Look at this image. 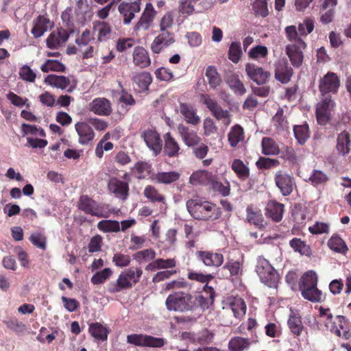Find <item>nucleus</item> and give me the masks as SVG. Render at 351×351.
<instances>
[{"instance_id": "nucleus-36", "label": "nucleus", "mask_w": 351, "mask_h": 351, "mask_svg": "<svg viewBox=\"0 0 351 351\" xmlns=\"http://www.w3.org/2000/svg\"><path fill=\"white\" fill-rule=\"evenodd\" d=\"M132 80L141 90H146L152 83V78L149 73L143 71L135 74L132 77Z\"/></svg>"}, {"instance_id": "nucleus-59", "label": "nucleus", "mask_w": 351, "mask_h": 351, "mask_svg": "<svg viewBox=\"0 0 351 351\" xmlns=\"http://www.w3.org/2000/svg\"><path fill=\"white\" fill-rule=\"evenodd\" d=\"M253 10L256 14L265 17L268 15V8L266 0H256L253 5Z\"/></svg>"}, {"instance_id": "nucleus-55", "label": "nucleus", "mask_w": 351, "mask_h": 351, "mask_svg": "<svg viewBox=\"0 0 351 351\" xmlns=\"http://www.w3.org/2000/svg\"><path fill=\"white\" fill-rule=\"evenodd\" d=\"M242 54L241 44L239 42H232L230 46L228 58L234 63H237Z\"/></svg>"}, {"instance_id": "nucleus-15", "label": "nucleus", "mask_w": 351, "mask_h": 351, "mask_svg": "<svg viewBox=\"0 0 351 351\" xmlns=\"http://www.w3.org/2000/svg\"><path fill=\"white\" fill-rule=\"evenodd\" d=\"M293 74V71L285 59L279 60L274 64V76L276 80L287 84Z\"/></svg>"}, {"instance_id": "nucleus-26", "label": "nucleus", "mask_w": 351, "mask_h": 351, "mask_svg": "<svg viewBox=\"0 0 351 351\" xmlns=\"http://www.w3.org/2000/svg\"><path fill=\"white\" fill-rule=\"evenodd\" d=\"M214 180L211 173L204 170H198L193 172L189 178V184L193 186L205 185Z\"/></svg>"}, {"instance_id": "nucleus-27", "label": "nucleus", "mask_w": 351, "mask_h": 351, "mask_svg": "<svg viewBox=\"0 0 351 351\" xmlns=\"http://www.w3.org/2000/svg\"><path fill=\"white\" fill-rule=\"evenodd\" d=\"M180 173L178 171H160L153 173L152 179L158 184H170L179 180Z\"/></svg>"}, {"instance_id": "nucleus-14", "label": "nucleus", "mask_w": 351, "mask_h": 351, "mask_svg": "<svg viewBox=\"0 0 351 351\" xmlns=\"http://www.w3.org/2000/svg\"><path fill=\"white\" fill-rule=\"evenodd\" d=\"M119 13L123 18V23L128 25L134 19L135 14L141 10V0L131 3L122 2L118 7Z\"/></svg>"}, {"instance_id": "nucleus-56", "label": "nucleus", "mask_w": 351, "mask_h": 351, "mask_svg": "<svg viewBox=\"0 0 351 351\" xmlns=\"http://www.w3.org/2000/svg\"><path fill=\"white\" fill-rule=\"evenodd\" d=\"M199 0H179V12L182 14L191 15L193 13L194 4Z\"/></svg>"}, {"instance_id": "nucleus-10", "label": "nucleus", "mask_w": 351, "mask_h": 351, "mask_svg": "<svg viewBox=\"0 0 351 351\" xmlns=\"http://www.w3.org/2000/svg\"><path fill=\"white\" fill-rule=\"evenodd\" d=\"M306 48L304 40H298L296 43H289L286 46V54L289 58L291 64L295 67H300L303 62V50Z\"/></svg>"}, {"instance_id": "nucleus-3", "label": "nucleus", "mask_w": 351, "mask_h": 351, "mask_svg": "<svg viewBox=\"0 0 351 351\" xmlns=\"http://www.w3.org/2000/svg\"><path fill=\"white\" fill-rule=\"evenodd\" d=\"M142 274L143 270L140 267H130L125 269L119 274L116 283L110 285L109 292L115 293L130 289L139 281Z\"/></svg>"}, {"instance_id": "nucleus-43", "label": "nucleus", "mask_w": 351, "mask_h": 351, "mask_svg": "<svg viewBox=\"0 0 351 351\" xmlns=\"http://www.w3.org/2000/svg\"><path fill=\"white\" fill-rule=\"evenodd\" d=\"M227 83L234 94L243 95L246 93L244 84L237 76L230 75L227 80Z\"/></svg>"}, {"instance_id": "nucleus-25", "label": "nucleus", "mask_w": 351, "mask_h": 351, "mask_svg": "<svg viewBox=\"0 0 351 351\" xmlns=\"http://www.w3.org/2000/svg\"><path fill=\"white\" fill-rule=\"evenodd\" d=\"M133 62L134 64L144 69L151 64V60L147 50L143 47L138 46L134 48L133 51Z\"/></svg>"}, {"instance_id": "nucleus-32", "label": "nucleus", "mask_w": 351, "mask_h": 351, "mask_svg": "<svg viewBox=\"0 0 351 351\" xmlns=\"http://www.w3.org/2000/svg\"><path fill=\"white\" fill-rule=\"evenodd\" d=\"M237 318L242 317L246 313V304L244 300L240 298L230 299L228 307Z\"/></svg>"}, {"instance_id": "nucleus-34", "label": "nucleus", "mask_w": 351, "mask_h": 351, "mask_svg": "<svg viewBox=\"0 0 351 351\" xmlns=\"http://www.w3.org/2000/svg\"><path fill=\"white\" fill-rule=\"evenodd\" d=\"M350 136L348 133L343 132L337 137V150L339 154L345 156L350 150Z\"/></svg>"}, {"instance_id": "nucleus-51", "label": "nucleus", "mask_w": 351, "mask_h": 351, "mask_svg": "<svg viewBox=\"0 0 351 351\" xmlns=\"http://www.w3.org/2000/svg\"><path fill=\"white\" fill-rule=\"evenodd\" d=\"M174 23V13L173 11L167 12L159 21L160 31H169Z\"/></svg>"}, {"instance_id": "nucleus-24", "label": "nucleus", "mask_w": 351, "mask_h": 351, "mask_svg": "<svg viewBox=\"0 0 351 351\" xmlns=\"http://www.w3.org/2000/svg\"><path fill=\"white\" fill-rule=\"evenodd\" d=\"M178 130L186 145L191 147L199 144L200 138L193 130H190L182 124H180L178 126Z\"/></svg>"}, {"instance_id": "nucleus-1", "label": "nucleus", "mask_w": 351, "mask_h": 351, "mask_svg": "<svg viewBox=\"0 0 351 351\" xmlns=\"http://www.w3.org/2000/svg\"><path fill=\"white\" fill-rule=\"evenodd\" d=\"M186 206L191 216L197 220L214 221L221 216L217 206L209 202L190 199L186 201Z\"/></svg>"}, {"instance_id": "nucleus-45", "label": "nucleus", "mask_w": 351, "mask_h": 351, "mask_svg": "<svg viewBox=\"0 0 351 351\" xmlns=\"http://www.w3.org/2000/svg\"><path fill=\"white\" fill-rule=\"evenodd\" d=\"M66 66L56 60H47L40 66V70L43 73H49L50 71L64 72Z\"/></svg>"}, {"instance_id": "nucleus-31", "label": "nucleus", "mask_w": 351, "mask_h": 351, "mask_svg": "<svg viewBox=\"0 0 351 351\" xmlns=\"http://www.w3.org/2000/svg\"><path fill=\"white\" fill-rule=\"evenodd\" d=\"M267 215L274 221H280L284 213V205L275 201H270L266 207Z\"/></svg>"}, {"instance_id": "nucleus-7", "label": "nucleus", "mask_w": 351, "mask_h": 351, "mask_svg": "<svg viewBox=\"0 0 351 351\" xmlns=\"http://www.w3.org/2000/svg\"><path fill=\"white\" fill-rule=\"evenodd\" d=\"M78 208L86 213L99 218H107L108 217V213L104 210V206L98 204L87 195L80 197Z\"/></svg>"}, {"instance_id": "nucleus-16", "label": "nucleus", "mask_w": 351, "mask_h": 351, "mask_svg": "<svg viewBox=\"0 0 351 351\" xmlns=\"http://www.w3.org/2000/svg\"><path fill=\"white\" fill-rule=\"evenodd\" d=\"M245 72L252 81L259 85L266 84L270 77L269 71H264L263 68L250 63L245 65Z\"/></svg>"}, {"instance_id": "nucleus-19", "label": "nucleus", "mask_w": 351, "mask_h": 351, "mask_svg": "<svg viewBox=\"0 0 351 351\" xmlns=\"http://www.w3.org/2000/svg\"><path fill=\"white\" fill-rule=\"evenodd\" d=\"M44 82L56 88L66 89L69 93H71L75 88L71 86L70 79L64 75H49L45 78Z\"/></svg>"}, {"instance_id": "nucleus-23", "label": "nucleus", "mask_w": 351, "mask_h": 351, "mask_svg": "<svg viewBox=\"0 0 351 351\" xmlns=\"http://www.w3.org/2000/svg\"><path fill=\"white\" fill-rule=\"evenodd\" d=\"M141 136L143 138L147 146L158 154L161 150V141L159 134L154 130L145 131Z\"/></svg>"}, {"instance_id": "nucleus-8", "label": "nucleus", "mask_w": 351, "mask_h": 351, "mask_svg": "<svg viewBox=\"0 0 351 351\" xmlns=\"http://www.w3.org/2000/svg\"><path fill=\"white\" fill-rule=\"evenodd\" d=\"M127 342L136 346L161 348L165 344L162 338L154 337L142 334H133L127 336Z\"/></svg>"}, {"instance_id": "nucleus-54", "label": "nucleus", "mask_w": 351, "mask_h": 351, "mask_svg": "<svg viewBox=\"0 0 351 351\" xmlns=\"http://www.w3.org/2000/svg\"><path fill=\"white\" fill-rule=\"evenodd\" d=\"M97 228L105 232H119L120 224L117 221L102 220L98 223Z\"/></svg>"}, {"instance_id": "nucleus-6", "label": "nucleus", "mask_w": 351, "mask_h": 351, "mask_svg": "<svg viewBox=\"0 0 351 351\" xmlns=\"http://www.w3.org/2000/svg\"><path fill=\"white\" fill-rule=\"evenodd\" d=\"M201 101L210 110L213 115L217 119L228 126L231 123V114L228 110H223L218 103L207 95L201 96Z\"/></svg>"}, {"instance_id": "nucleus-41", "label": "nucleus", "mask_w": 351, "mask_h": 351, "mask_svg": "<svg viewBox=\"0 0 351 351\" xmlns=\"http://www.w3.org/2000/svg\"><path fill=\"white\" fill-rule=\"evenodd\" d=\"M302 295L312 302H319L322 298V293L317 286L301 289Z\"/></svg>"}, {"instance_id": "nucleus-11", "label": "nucleus", "mask_w": 351, "mask_h": 351, "mask_svg": "<svg viewBox=\"0 0 351 351\" xmlns=\"http://www.w3.org/2000/svg\"><path fill=\"white\" fill-rule=\"evenodd\" d=\"M176 42L174 33L170 31H160L151 43V50L154 53L158 54L165 49L169 47Z\"/></svg>"}, {"instance_id": "nucleus-12", "label": "nucleus", "mask_w": 351, "mask_h": 351, "mask_svg": "<svg viewBox=\"0 0 351 351\" xmlns=\"http://www.w3.org/2000/svg\"><path fill=\"white\" fill-rule=\"evenodd\" d=\"M340 86V82L336 73L328 72L319 81V88L323 94L335 93Z\"/></svg>"}, {"instance_id": "nucleus-60", "label": "nucleus", "mask_w": 351, "mask_h": 351, "mask_svg": "<svg viewBox=\"0 0 351 351\" xmlns=\"http://www.w3.org/2000/svg\"><path fill=\"white\" fill-rule=\"evenodd\" d=\"M229 271V276H237L241 272V264L239 261L228 262L222 268L221 272Z\"/></svg>"}, {"instance_id": "nucleus-9", "label": "nucleus", "mask_w": 351, "mask_h": 351, "mask_svg": "<svg viewBox=\"0 0 351 351\" xmlns=\"http://www.w3.org/2000/svg\"><path fill=\"white\" fill-rule=\"evenodd\" d=\"M335 106V102L331 97L327 95L317 104L316 118L320 125H326L330 119L331 112Z\"/></svg>"}, {"instance_id": "nucleus-4", "label": "nucleus", "mask_w": 351, "mask_h": 351, "mask_svg": "<svg viewBox=\"0 0 351 351\" xmlns=\"http://www.w3.org/2000/svg\"><path fill=\"white\" fill-rule=\"evenodd\" d=\"M256 272L261 282L269 287H276L278 281V275L269 263L263 257H259L257 261Z\"/></svg>"}, {"instance_id": "nucleus-50", "label": "nucleus", "mask_w": 351, "mask_h": 351, "mask_svg": "<svg viewBox=\"0 0 351 351\" xmlns=\"http://www.w3.org/2000/svg\"><path fill=\"white\" fill-rule=\"evenodd\" d=\"M232 169L243 180L249 176V169L241 160L235 159L232 162Z\"/></svg>"}, {"instance_id": "nucleus-18", "label": "nucleus", "mask_w": 351, "mask_h": 351, "mask_svg": "<svg viewBox=\"0 0 351 351\" xmlns=\"http://www.w3.org/2000/svg\"><path fill=\"white\" fill-rule=\"evenodd\" d=\"M196 255L197 258L206 266L218 267L221 266L223 262V256L220 253L208 251H197Z\"/></svg>"}, {"instance_id": "nucleus-63", "label": "nucleus", "mask_w": 351, "mask_h": 351, "mask_svg": "<svg viewBox=\"0 0 351 351\" xmlns=\"http://www.w3.org/2000/svg\"><path fill=\"white\" fill-rule=\"evenodd\" d=\"M309 180L314 186H317L325 183L328 180V176L321 171L315 170Z\"/></svg>"}, {"instance_id": "nucleus-40", "label": "nucleus", "mask_w": 351, "mask_h": 351, "mask_svg": "<svg viewBox=\"0 0 351 351\" xmlns=\"http://www.w3.org/2000/svg\"><path fill=\"white\" fill-rule=\"evenodd\" d=\"M317 285V276L315 272L308 271L306 272L301 278L299 282L300 290L308 287H313Z\"/></svg>"}, {"instance_id": "nucleus-53", "label": "nucleus", "mask_w": 351, "mask_h": 351, "mask_svg": "<svg viewBox=\"0 0 351 351\" xmlns=\"http://www.w3.org/2000/svg\"><path fill=\"white\" fill-rule=\"evenodd\" d=\"M288 325L291 331L295 335H300L304 327L300 317L292 315L288 320Z\"/></svg>"}, {"instance_id": "nucleus-64", "label": "nucleus", "mask_w": 351, "mask_h": 351, "mask_svg": "<svg viewBox=\"0 0 351 351\" xmlns=\"http://www.w3.org/2000/svg\"><path fill=\"white\" fill-rule=\"evenodd\" d=\"M112 262L117 267H126L130 263V257L126 254H123L121 253H116L114 254L112 258Z\"/></svg>"}, {"instance_id": "nucleus-21", "label": "nucleus", "mask_w": 351, "mask_h": 351, "mask_svg": "<svg viewBox=\"0 0 351 351\" xmlns=\"http://www.w3.org/2000/svg\"><path fill=\"white\" fill-rule=\"evenodd\" d=\"M75 128L79 136V143L80 144H88L93 139L95 133L88 123L78 122L75 125Z\"/></svg>"}, {"instance_id": "nucleus-35", "label": "nucleus", "mask_w": 351, "mask_h": 351, "mask_svg": "<svg viewBox=\"0 0 351 351\" xmlns=\"http://www.w3.org/2000/svg\"><path fill=\"white\" fill-rule=\"evenodd\" d=\"M164 152L169 157L176 156L180 149L179 145L177 141L171 136L169 133H167L165 136Z\"/></svg>"}, {"instance_id": "nucleus-49", "label": "nucleus", "mask_w": 351, "mask_h": 351, "mask_svg": "<svg viewBox=\"0 0 351 351\" xmlns=\"http://www.w3.org/2000/svg\"><path fill=\"white\" fill-rule=\"evenodd\" d=\"M328 245L331 250L337 252L344 254L348 250L345 242L338 236L332 237L329 239Z\"/></svg>"}, {"instance_id": "nucleus-52", "label": "nucleus", "mask_w": 351, "mask_h": 351, "mask_svg": "<svg viewBox=\"0 0 351 351\" xmlns=\"http://www.w3.org/2000/svg\"><path fill=\"white\" fill-rule=\"evenodd\" d=\"M156 252L152 249H146L136 252L134 255V258L139 263L154 261Z\"/></svg>"}, {"instance_id": "nucleus-57", "label": "nucleus", "mask_w": 351, "mask_h": 351, "mask_svg": "<svg viewBox=\"0 0 351 351\" xmlns=\"http://www.w3.org/2000/svg\"><path fill=\"white\" fill-rule=\"evenodd\" d=\"M20 77L28 82H34L36 77V73L27 65L23 66L19 72Z\"/></svg>"}, {"instance_id": "nucleus-48", "label": "nucleus", "mask_w": 351, "mask_h": 351, "mask_svg": "<svg viewBox=\"0 0 351 351\" xmlns=\"http://www.w3.org/2000/svg\"><path fill=\"white\" fill-rule=\"evenodd\" d=\"M293 132L297 141L301 145L304 144L310 136L308 125L306 123L295 126Z\"/></svg>"}, {"instance_id": "nucleus-61", "label": "nucleus", "mask_w": 351, "mask_h": 351, "mask_svg": "<svg viewBox=\"0 0 351 351\" xmlns=\"http://www.w3.org/2000/svg\"><path fill=\"white\" fill-rule=\"evenodd\" d=\"M30 241L37 247L45 250L46 237L41 233H34L29 237Z\"/></svg>"}, {"instance_id": "nucleus-38", "label": "nucleus", "mask_w": 351, "mask_h": 351, "mask_svg": "<svg viewBox=\"0 0 351 351\" xmlns=\"http://www.w3.org/2000/svg\"><path fill=\"white\" fill-rule=\"evenodd\" d=\"M89 332L97 339L105 341L107 339L108 329L99 323H93L89 326Z\"/></svg>"}, {"instance_id": "nucleus-30", "label": "nucleus", "mask_w": 351, "mask_h": 351, "mask_svg": "<svg viewBox=\"0 0 351 351\" xmlns=\"http://www.w3.org/2000/svg\"><path fill=\"white\" fill-rule=\"evenodd\" d=\"M176 261L174 258L163 259L157 258L149 263L146 267L145 270L148 271H154L160 269H169L175 267Z\"/></svg>"}, {"instance_id": "nucleus-62", "label": "nucleus", "mask_w": 351, "mask_h": 351, "mask_svg": "<svg viewBox=\"0 0 351 351\" xmlns=\"http://www.w3.org/2000/svg\"><path fill=\"white\" fill-rule=\"evenodd\" d=\"M102 237L100 235L93 237L88 243V252L90 253L97 252L101 250L102 245Z\"/></svg>"}, {"instance_id": "nucleus-28", "label": "nucleus", "mask_w": 351, "mask_h": 351, "mask_svg": "<svg viewBox=\"0 0 351 351\" xmlns=\"http://www.w3.org/2000/svg\"><path fill=\"white\" fill-rule=\"evenodd\" d=\"M180 111L187 123L196 125L200 122V118L197 114V110L194 107L182 104L180 106Z\"/></svg>"}, {"instance_id": "nucleus-29", "label": "nucleus", "mask_w": 351, "mask_h": 351, "mask_svg": "<svg viewBox=\"0 0 351 351\" xmlns=\"http://www.w3.org/2000/svg\"><path fill=\"white\" fill-rule=\"evenodd\" d=\"M228 139L232 147H237L239 143L245 139L243 128L239 124L232 126L228 134Z\"/></svg>"}, {"instance_id": "nucleus-33", "label": "nucleus", "mask_w": 351, "mask_h": 351, "mask_svg": "<svg viewBox=\"0 0 351 351\" xmlns=\"http://www.w3.org/2000/svg\"><path fill=\"white\" fill-rule=\"evenodd\" d=\"M49 23V20L44 16H38L34 21V25L32 29V34L33 36L35 38L41 37L45 32L47 31Z\"/></svg>"}, {"instance_id": "nucleus-20", "label": "nucleus", "mask_w": 351, "mask_h": 351, "mask_svg": "<svg viewBox=\"0 0 351 351\" xmlns=\"http://www.w3.org/2000/svg\"><path fill=\"white\" fill-rule=\"evenodd\" d=\"M108 189L115 197L122 199H125L128 195V184L118 180L117 178L110 179L108 182Z\"/></svg>"}, {"instance_id": "nucleus-47", "label": "nucleus", "mask_w": 351, "mask_h": 351, "mask_svg": "<svg viewBox=\"0 0 351 351\" xmlns=\"http://www.w3.org/2000/svg\"><path fill=\"white\" fill-rule=\"evenodd\" d=\"M93 29L98 32V40H103L111 33V27L104 21H96L93 22Z\"/></svg>"}, {"instance_id": "nucleus-37", "label": "nucleus", "mask_w": 351, "mask_h": 351, "mask_svg": "<svg viewBox=\"0 0 351 351\" xmlns=\"http://www.w3.org/2000/svg\"><path fill=\"white\" fill-rule=\"evenodd\" d=\"M247 220L258 228L265 226V222L260 211H255L251 207L247 208Z\"/></svg>"}, {"instance_id": "nucleus-39", "label": "nucleus", "mask_w": 351, "mask_h": 351, "mask_svg": "<svg viewBox=\"0 0 351 351\" xmlns=\"http://www.w3.org/2000/svg\"><path fill=\"white\" fill-rule=\"evenodd\" d=\"M250 345L249 339L235 337L230 340L228 348L230 351H244L249 348Z\"/></svg>"}, {"instance_id": "nucleus-17", "label": "nucleus", "mask_w": 351, "mask_h": 351, "mask_svg": "<svg viewBox=\"0 0 351 351\" xmlns=\"http://www.w3.org/2000/svg\"><path fill=\"white\" fill-rule=\"evenodd\" d=\"M88 109L90 112L99 116H108L112 112L110 101L104 97L94 99L88 104Z\"/></svg>"}, {"instance_id": "nucleus-2", "label": "nucleus", "mask_w": 351, "mask_h": 351, "mask_svg": "<svg viewBox=\"0 0 351 351\" xmlns=\"http://www.w3.org/2000/svg\"><path fill=\"white\" fill-rule=\"evenodd\" d=\"M165 305L169 311L184 313L193 311L196 306V301L191 293L178 291L168 295Z\"/></svg>"}, {"instance_id": "nucleus-22", "label": "nucleus", "mask_w": 351, "mask_h": 351, "mask_svg": "<svg viewBox=\"0 0 351 351\" xmlns=\"http://www.w3.org/2000/svg\"><path fill=\"white\" fill-rule=\"evenodd\" d=\"M68 38L69 34L65 29H58L57 31H53L49 34L46 40L47 45L49 48L56 49L66 42Z\"/></svg>"}, {"instance_id": "nucleus-46", "label": "nucleus", "mask_w": 351, "mask_h": 351, "mask_svg": "<svg viewBox=\"0 0 351 351\" xmlns=\"http://www.w3.org/2000/svg\"><path fill=\"white\" fill-rule=\"evenodd\" d=\"M263 154L265 155H276L279 148L274 141L269 137H264L261 142Z\"/></svg>"}, {"instance_id": "nucleus-42", "label": "nucleus", "mask_w": 351, "mask_h": 351, "mask_svg": "<svg viewBox=\"0 0 351 351\" xmlns=\"http://www.w3.org/2000/svg\"><path fill=\"white\" fill-rule=\"evenodd\" d=\"M144 196L152 202L165 203V197L153 186H147L143 191Z\"/></svg>"}, {"instance_id": "nucleus-44", "label": "nucleus", "mask_w": 351, "mask_h": 351, "mask_svg": "<svg viewBox=\"0 0 351 351\" xmlns=\"http://www.w3.org/2000/svg\"><path fill=\"white\" fill-rule=\"evenodd\" d=\"M205 75L208 79V84L211 88L215 89L221 84V79L217 69L214 66H208Z\"/></svg>"}, {"instance_id": "nucleus-13", "label": "nucleus", "mask_w": 351, "mask_h": 351, "mask_svg": "<svg viewBox=\"0 0 351 351\" xmlns=\"http://www.w3.org/2000/svg\"><path fill=\"white\" fill-rule=\"evenodd\" d=\"M275 182L284 196H287L293 190L295 183L293 178L288 173L278 171L275 175Z\"/></svg>"}, {"instance_id": "nucleus-5", "label": "nucleus", "mask_w": 351, "mask_h": 351, "mask_svg": "<svg viewBox=\"0 0 351 351\" xmlns=\"http://www.w3.org/2000/svg\"><path fill=\"white\" fill-rule=\"evenodd\" d=\"M157 12L151 3H147L138 21L134 27L136 33L149 30L153 25Z\"/></svg>"}, {"instance_id": "nucleus-58", "label": "nucleus", "mask_w": 351, "mask_h": 351, "mask_svg": "<svg viewBox=\"0 0 351 351\" xmlns=\"http://www.w3.org/2000/svg\"><path fill=\"white\" fill-rule=\"evenodd\" d=\"M112 270L105 268L101 271L97 272L91 278V282L94 285H99L104 282L111 275Z\"/></svg>"}]
</instances>
